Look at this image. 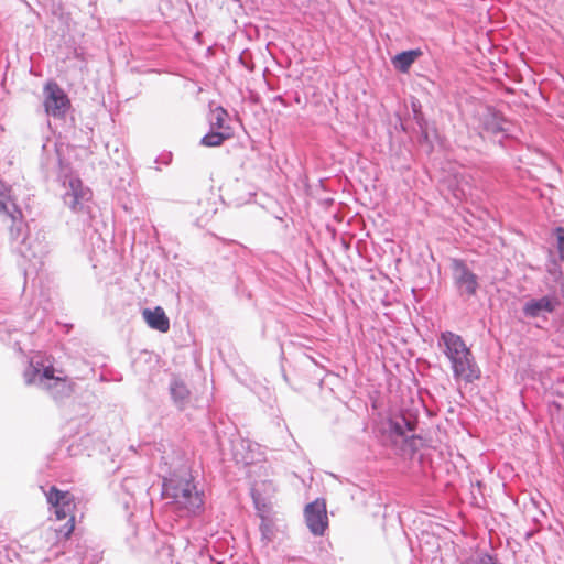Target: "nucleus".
<instances>
[{"label": "nucleus", "mask_w": 564, "mask_h": 564, "mask_svg": "<svg viewBox=\"0 0 564 564\" xmlns=\"http://www.w3.org/2000/svg\"><path fill=\"white\" fill-rule=\"evenodd\" d=\"M162 494L180 512L181 517H196L203 513L204 490L198 488L189 464L181 453L163 455L160 463Z\"/></svg>", "instance_id": "1"}, {"label": "nucleus", "mask_w": 564, "mask_h": 564, "mask_svg": "<svg viewBox=\"0 0 564 564\" xmlns=\"http://www.w3.org/2000/svg\"><path fill=\"white\" fill-rule=\"evenodd\" d=\"M438 346L449 361L453 378L456 382L473 383L481 376V370L470 348L463 337L451 330L442 332Z\"/></svg>", "instance_id": "2"}, {"label": "nucleus", "mask_w": 564, "mask_h": 564, "mask_svg": "<svg viewBox=\"0 0 564 564\" xmlns=\"http://www.w3.org/2000/svg\"><path fill=\"white\" fill-rule=\"evenodd\" d=\"M9 217L12 220L10 226L11 243L23 259L31 262V267L23 268L24 275H28L32 269L35 271L42 264V259L48 251L47 243L44 236L31 234L29 226L21 219L22 214Z\"/></svg>", "instance_id": "3"}, {"label": "nucleus", "mask_w": 564, "mask_h": 564, "mask_svg": "<svg viewBox=\"0 0 564 564\" xmlns=\"http://www.w3.org/2000/svg\"><path fill=\"white\" fill-rule=\"evenodd\" d=\"M475 130L482 139L489 138L502 145L505 139L510 135L509 121L492 106H480L474 113Z\"/></svg>", "instance_id": "4"}, {"label": "nucleus", "mask_w": 564, "mask_h": 564, "mask_svg": "<svg viewBox=\"0 0 564 564\" xmlns=\"http://www.w3.org/2000/svg\"><path fill=\"white\" fill-rule=\"evenodd\" d=\"M59 178L63 186L67 187V191L63 195L65 205L68 206L72 212L78 214L84 223L90 221L94 218L91 191L85 187L82 180L72 173L62 174Z\"/></svg>", "instance_id": "5"}, {"label": "nucleus", "mask_w": 564, "mask_h": 564, "mask_svg": "<svg viewBox=\"0 0 564 564\" xmlns=\"http://www.w3.org/2000/svg\"><path fill=\"white\" fill-rule=\"evenodd\" d=\"M46 500L53 508L56 520H66V522L55 528L58 538L67 539L75 528V497L67 490H59L56 486H51L45 491Z\"/></svg>", "instance_id": "6"}, {"label": "nucleus", "mask_w": 564, "mask_h": 564, "mask_svg": "<svg viewBox=\"0 0 564 564\" xmlns=\"http://www.w3.org/2000/svg\"><path fill=\"white\" fill-rule=\"evenodd\" d=\"M44 108L48 116L63 118L70 107V101L66 93L59 85L50 80L44 86Z\"/></svg>", "instance_id": "7"}, {"label": "nucleus", "mask_w": 564, "mask_h": 564, "mask_svg": "<svg viewBox=\"0 0 564 564\" xmlns=\"http://www.w3.org/2000/svg\"><path fill=\"white\" fill-rule=\"evenodd\" d=\"M305 523L315 536H322L328 527L326 501L317 498L307 503L304 509Z\"/></svg>", "instance_id": "8"}, {"label": "nucleus", "mask_w": 564, "mask_h": 564, "mask_svg": "<svg viewBox=\"0 0 564 564\" xmlns=\"http://www.w3.org/2000/svg\"><path fill=\"white\" fill-rule=\"evenodd\" d=\"M452 269L454 282L459 293L468 297L474 296L479 286L477 275L460 259H453Z\"/></svg>", "instance_id": "9"}, {"label": "nucleus", "mask_w": 564, "mask_h": 564, "mask_svg": "<svg viewBox=\"0 0 564 564\" xmlns=\"http://www.w3.org/2000/svg\"><path fill=\"white\" fill-rule=\"evenodd\" d=\"M558 304V301L553 295H544L539 299H530L522 306V314L527 318H546L552 314Z\"/></svg>", "instance_id": "10"}, {"label": "nucleus", "mask_w": 564, "mask_h": 564, "mask_svg": "<svg viewBox=\"0 0 564 564\" xmlns=\"http://www.w3.org/2000/svg\"><path fill=\"white\" fill-rule=\"evenodd\" d=\"M169 393L174 406L184 411L191 403L192 392L186 382L178 376H172L169 382Z\"/></svg>", "instance_id": "11"}, {"label": "nucleus", "mask_w": 564, "mask_h": 564, "mask_svg": "<svg viewBox=\"0 0 564 564\" xmlns=\"http://www.w3.org/2000/svg\"><path fill=\"white\" fill-rule=\"evenodd\" d=\"M389 432L391 435L402 437L405 441L414 438L413 434H409L415 431V422L405 417L404 415H398L388 420Z\"/></svg>", "instance_id": "12"}, {"label": "nucleus", "mask_w": 564, "mask_h": 564, "mask_svg": "<svg viewBox=\"0 0 564 564\" xmlns=\"http://www.w3.org/2000/svg\"><path fill=\"white\" fill-rule=\"evenodd\" d=\"M142 316L150 328L161 333L169 332L170 319L161 306H156L153 310L144 308L142 311Z\"/></svg>", "instance_id": "13"}, {"label": "nucleus", "mask_w": 564, "mask_h": 564, "mask_svg": "<svg viewBox=\"0 0 564 564\" xmlns=\"http://www.w3.org/2000/svg\"><path fill=\"white\" fill-rule=\"evenodd\" d=\"M45 389L56 401H62L64 398L69 397L74 391L73 383L65 378H56L53 382L45 384Z\"/></svg>", "instance_id": "14"}, {"label": "nucleus", "mask_w": 564, "mask_h": 564, "mask_svg": "<svg viewBox=\"0 0 564 564\" xmlns=\"http://www.w3.org/2000/svg\"><path fill=\"white\" fill-rule=\"evenodd\" d=\"M422 55L421 50H409L403 51L399 54H397L393 59L392 64L395 69H398L401 73H408L412 64L416 61L417 57Z\"/></svg>", "instance_id": "15"}, {"label": "nucleus", "mask_w": 564, "mask_h": 564, "mask_svg": "<svg viewBox=\"0 0 564 564\" xmlns=\"http://www.w3.org/2000/svg\"><path fill=\"white\" fill-rule=\"evenodd\" d=\"M0 213L7 216L21 215V210L18 205L8 195V188L0 180Z\"/></svg>", "instance_id": "16"}, {"label": "nucleus", "mask_w": 564, "mask_h": 564, "mask_svg": "<svg viewBox=\"0 0 564 564\" xmlns=\"http://www.w3.org/2000/svg\"><path fill=\"white\" fill-rule=\"evenodd\" d=\"M230 137L231 131H218L210 129V131L200 139V144L208 148L219 147Z\"/></svg>", "instance_id": "17"}, {"label": "nucleus", "mask_w": 564, "mask_h": 564, "mask_svg": "<svg viewBox=\"0 0 564 564\" xmlns=\"http://www.w3.org/2000/svg\"><path fill=\"white\" fill-rule=\"evenodd\" d=\"M228 112L221 106L216 107L210 113V129L218 131H230V127L226 124Z\"/></svg>", "instance_id": "18"}, {"label": "nucleus", "mask_w": 564, "mask_h": 564, "mask_svg": "<svg viewBox=\"0 0 564 564\" xmlns=\"http://www.w3.org/2000/svg\"><path fill=\"white\" fill-rule=\"evenodd\" d=\"M460 564H497V560L495 556L486 552H481L475 556L465 560Z\"/></svg>", "instance_id": "19"}, {"label": "nucleus", "mask_w": 564, "mask_h": 564, "mask_svg": "<svg viewBox=\"0 0 564 564\" xmlns=\"http://www.w3.org/2000/svg\"><path fill=\"white\" fill-rule=\"evenodd\" d=\"M54 372L55 370L52 366L44 367L42 370L40 369L39 384L45 389V384L56 380L57 377L54 376Z\"/></svg>", "instance_id": "20"}, {"label": "nucleus", "mask_w": 564, "mask_h": 564, "mask_svg": "<svg viewBox=\"0 0 564 564\" xmlns=\"http://www.w3.org/2000/svg\"><path fill=\"white\" fill-rule=\"evenodd\" d=\"M23 377H24V381L26 384H34V383L39 384L40 368L31 365L30 367H28L24 370Z\"/></svg>", "instance_id": "21"}, {"label": "nucleus", "mask_w": 564, "mask_h": 564, "mask_svg": "<svg viewBox=\"0 0 564 564\" xmlns=\"http://www.w3.org/2000/svg\"><path fill=\"white\" fill-rule=\"evenodd\" d=\"M554 232L557 240V250L560 259L564 261V227H556Z\"/></svg>", "instance_id": "22"}, {"label": "nucleus", "mask_w": 564, "mask_h": 564, "mask_svg": "<svg viewBox=\"0 0 564 564\" xmlns=\"http://www.w3.org/2000/svg\"><path fill=\"white\" fill-rule=\"evenodd\" d=\"M77 440L78 438L76 436H74L72 442L69 443V445L67 447V451H68L70 456H76V455H78L80 453L79 446H75Z\"/></svg>", "instance_id": "23"}, {"label": "nucleus", "mask_w": 564, "mask_h": 564, "mask_svg": "<svg viewBox=\"0 0 564 564\" xmlns=\"http://www.w3.org/2000/svg\"><path fill=\"white\" fill-rule=\"evenodd\" d=\"M79 441H80V446H83L84 449H87L88 444L90 442V435L88 433H86L85 435L79 437Z\"/></svg>", "instance_id": "24"}, {"label": "nucleus", "mask_w": 564, "mask_h": 564, "mask_svg": "<svg viewBox=\"0 0 564 564\" xmlns=\"http://www.w3.org/2000/svg\"><path fill=\"white\" fill-rule=\"evenodd\" d=\"M272 101H274V102H280V104H281L282 106H284V107H286V106H288L286 101L284 100V98H283L281 95L274 96V97L272 98Z\"/></svg>", "instance_id": "25"}, {"label": "nucleus", "mask_w": 564, "mask_h": 564, "mask_svg": "<svg viewBox=\"0 0 564 564\" xmlns=\"http://www.w3.org/2000/svg\"><path fill=\"white\" fill-rule=\"evenodd\" d=\"M241 460L243 462V464L246 465H249L252 463V458H249V457H242Z\"/></svg>", "instance_id": "26"}, {"label": "nucleus", "mask_w": 564, "mask_h": 564, "mask_svg": "<svg viewBox=\"0 0 564 564\" xmlns=\"http://www.w3.org/2000/svg\"><path fill=\"white\" fill-rule=\"evenodd\" d=\"M169 162H170V158H167L166 160H164V163H165V164H169Z\"/></svg>", "instance_id": "27"}]
</instances>
